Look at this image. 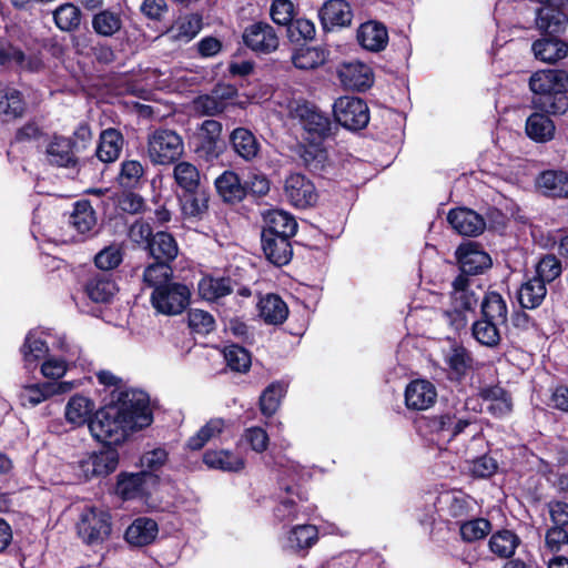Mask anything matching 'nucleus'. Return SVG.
I'll list each match as a JSON object with an SVG mask.
<instances>
[{
	"mask_svg": "<svg viewBox=\"0 0 568 568\" xmlns=\"http://www.w3.org/2000/svg\"><path fill=\"white\" fill-rule=\"evenodd\" d=\"M427 425L433 433L438 435L439 439L450 442L470 425V420L456 413L447 412L430 417Z\"/></svg>",
	"mask_w": 568,
	"mask_h": 568,
	"instance_id": "obj_17",
	"label": "nucleus"
},
{
	"mask_svg": "<svg viewBox=\"0 0 568 568\" xmlns=\"http://www.w3.org/2000/svg\"><path fill=\"white\" fill-rule=\"evenodd\" d=\"M284 195L297 209L313 206L317 201L313 182L300 173L291 174L285 179Z\"/></svg>",
	"mask_w": 568,
	"mask_h": 568,
	"instance_id": "obj_11",
	"label": "nucleus"
},
{
	"mask_svg": "<svg viewBox=\"0 0 568 568\" xmlns=\"http://www.w3.org/2000/svg\"><path fill=\"white\" fill-rule=\"evenodd\" d=\"M262 248L265 257L274 265H286L293 255L291 237L267 236L261 234Z\"/></svg>",
	"mask_w": 568,
	"mask_h": 568,
	"instance_id": "obj_25",
	"label": "nucleus"
},
{
	"mask_svg": "<svg viewBox=\"0 0 568 568\" xmlns=\"http://www.w3.org/2000/svg\"><path fill=\"white\" fill-rule=\"evenodd\" d=\"M172 273L173 272L170 264L156 261L144 270L143 281L145 284L156 290L159 286L166 285L168 283L172 282L170 280Z\"/></svg>",
	"mask_w": 568,
	"mask_h": 568,
	"instance_id": "obj_53",
	"label": "nucleus"
},
{
	"mask_svg": "<svg viewBox=\"0 0 568 568\" xmlns=\"http://www.w3.org/2000/svg\"><path fill=\"white\" fill-rule=\"evenodd\" d=\"M526 132L532 140L545 142L552 139L555 124L544 113L536 112L527 119Z\"/></svg>",
	"mask_w": 568,
	"mask_h": 568,
	"instance_id": "obj_45",
	"label": "nucleus"
},
{
	"mask_svg": "<svg viewBox=\"0 0 568 568\" xmlns=\"http://www.w3.org/2000/svg\"><path fill=\"white\" fill-rule=\"evenodd\" d=\"M222 124L216 120H205L201 124L195 153L206 162H212L223 153L221 141Z\"/></svg>",
	"mask_w": 568,
	"mask_h": 568,
	"instance_id": "obj_10",
	"label": "nucleus"
},
{
	"mask_svg": "<svg viewBox=\"0 0 568 568\" xmlns=\"http://www.w3.org/2000/svg\"><path fill=\"white\" fill-rule=\"evenodd\" d=\"M318 538L317 528L314 525H297L291 529L286 539V547L293 551L311 548Z\"/></svg>",
	"mask_w": 568,
	"mask_h": 568,
	"instance_id": "obj_41",
	"label": "nucleus"
},
{
	"mask_svg": "<svg viewBox=\"0 0 568 568\" xmlns=\"http://www.w3.org/2000/svg\"><path fill=\"white\" fill-rule=\"evenodd\" d=\"M538 3L535 28L545 36L562 33L568 26V0H529Z\"/></svg>",
	"mask_w": 568,
	"mask_h": 568,
	"instance_id": "obj_4",
	"label": "nucleus"
},
{
	"mask_svg": "<svg viewBox=\"0 0 568 568\" xmlns=\"http://www.w3.org/2000/svg\"><path fill=\"white\" fill-rule=\"evenodd\" d=\"M144 174V169L139 161L129 160L121 164V172L119 174V182L122 186L133 187Z\"/></svg>",
	"mask_w": 568,
	"mask_h": 568,
	"instance_id": "obj_60",
	"label": "nucleus"
},
{
	"mask_svg": "<svg viewBox=\"0 0 568 568\" xmlns=\"http://www.w3.org/2000/svg\"><path fill=\"white\" fill-rule=\"evenodd\" d=\"M529 87L535 93L532 104L541 112L564 114L568 110V72L541 70L534 73Z\"/></svg>",
	"mask_w": 568,
	"mask_h": 568,
	"instance_id": "obj_2",
	"label": "nucleus"
},
{
	"mask_svg": "<svg viewBox=\"0 0 568 568\" xmlns=\"http://www.w3.org/2000/svg\"><path fill=\"white\" fill-rule=\"evenodd\" d=\"M183 153V139L173 130H155L148 139V156L155 165L172 164Z\"/></svg>",
	"mask_w": 568,
	"mask_h": 568,
	"instance_id": "obj_3",
	"label": "nucleus"
},
{
	"mask_svg": "<svg viewBox=\"0 0 568 568\" xmlns=\"http://www.w3.org/2000/svg\"><path fill=\"white\" fill-rule=\"evenodd\" d=\"M115 291L116 286L108 274H98L91 277L85 285L88 296L95 303H108Z\"/></svg>",
	"mask_w": 568,
	"mask_h": 568,
	"instance_id": "obj_40",
	"label": "nucleus"
},
{
	"mask_svg": "<svg viewBox=\"0 0 568 568\" xmlns=\"http://www.w3.org/2000/svg\"><path fill=\"white\" fill-rule=\"evenodd\" d=\"M447 221L452 227L463 236H478L486 227L481 215L466 207H457L449 211Z\"/></svg>",
	"mask_w": 568,
	"mask_h": 568,
	"instance_id": "obj_15",
	"label": "nucleus"
},
{
	"mask_svg": "<svg viewBox=\"0 0 568 568\" xmlns=\"http://www.w3.org/2000/svg\"><path fill=\"white\" fill-rule=\"evenodd\" d=\"M320 19L325 30L351 26L353 10L346 0H327L320 10Z\"/></svg>",
	"mask_w": 568,
	"mask_h": 568,
	"instance_id": "obj_16",
	"label": "nucleus"
},
{
	"mask_svg": "<svg viewBox=\"0 0 568 568\" xmlns=\"http://www.w3.org/2000/svg\"><path fill=\"white\" fill-rule=\"evenodd\" d=\"M335 120L344 128L357 131L369 122L367 104L359 98L342 97L333 105Z\"/></svg>",
	"mask_w": 568,
	"mask_h": 568,
	"instance_id": "obj_7",
	"label": "nucleus"
},
{
	"mask_svg": "<svg viewBox=\"0 0 568 568\" xmlns=\"http://www.w3.org/2000/svg\"><path fill=\"white\" fill-rule=\"evenodd\" d=\"M337 75L345 88L353 90H365L369 88L373 82L371 68L357 60L339 63L337 67Z\"/></svg>",
	"mask_w": 568,
	"mask_h": 568,
	"instance_id": "obj_14",
	"label": "nucleus"
},
{
	"mask_svg": "<svg viewBox=\"0 0 568 568\" xmlns=\"http://www.w3.org/2000/svg\"><path fill=\"white\" fill-rule=\"evenodd\" d=\"M491 525L485 518H476L464 523L460 526V535L465 541L471 542L486 537L490 531Z\"/></svg>",
	"mask_w": 568,
	"mask_h": 568,
	"instance_id": "obj_58",
	"label": "nucleus"
},
{
	"mask_svg": "<svg viewBox=\"0 0 568 568\" xmlns=\"http://www.w3.org/2000/svg\"><path fill=\"white\" fill-rule=\"evenodd\" d=\"M158 531V524L153 519L140 517L128 527L125 540L133 546H145L155 539Z\"/></svg>",
	"mask_w": 568,
	"mask_h": 568,
	"instance_id": "obj_27",
	"label": "nucleus"
},
{
	"mask_svg": "<svg viewBox=\"0 0 568 568\" xmlns=\"http://www.w3.org/2000/svg\"><path fill=\"white\" fill-rule=\"evenodd\" d=\"M538 187L550 197H568V173L564 171H545L537 179Z\"/></svg>",
	"mask_w": 568,
	"mask_h": 568,
	"instance_id": "obj_28",
	"label": "nucleus"
},
{
	"mask_svg": "<svg viewBox=\"0 0 568 568\" xmlns=\"http://www.w3.org/2000/svg\"><path fill=\"white\" fill-rule=\"evenodd\" d=\"M45 155L49 163L57 166L73 168L77 164L73 143L68 138L55 136L48 144Z\"/></svg>",
	"mask_w": 568,
	"mask_h": 568,
	"instance_id": "obj_26",
	"label": "nucleus"
},
{
	"mask_svg": "<svg viewBox=\"0 0 568 568\" xmlns=\"http://www.w3.org/2000/svg\"><path fill=\"white\" fill-rule=\"evenodd\" d=\"M51 397L47 389V383L24 386L19 393V400L22 406H36Z\"/></svg>",
	"mask_w": 568,
	"mask_h": 568,
	"instance_id": "obj_61",
	"label": "nucleus"
},
{
	"mask_svg": "<svg viewBox=\"0 0 568 568\" xmlns=\"http://www.w3.org/2000/svg\"><path fill=\"white\" fill-rule=\"evenodd\" d=\"M229 141L233 151L244 161L251 162L260 154L261 144L254 133L246 128L234 129Z\"/></svg>",
	"mask_w": 568,
	"mask_h": 568,
	"instance_id": "obj_23",
	"label": "nucleus"
},
{
	"mask_svg": "<svg viewBox=\"0 0 568 568\" xmlns=\"http://www.w3.org/2000/svg\"><path fill=\"white\" fill-rule=\"evenodd\" d=\"M21 351L23 354L26 366L30 367L38 359L44 357V355L48 352V346L40 338H36L31 334H29L26 337V341H24V344H23Z\"/></svg>",
	"mask_w": 568,
	"mask_h": 568,
	"instance_id": "obj_59",
	"label": "nucleus"
},
{
	"mask_svg": "<svg viewBox=\"0 0 568 568\" xmlns=\"http://www.w3.org/2000/svg\"><path fill=\"white\" fill-rule=\"evenodd\" d=\"M501 327L503 325L479 318L473 323L471 334L479 344L496 347L501 339Z\"/></svg>",
	"mask_w": 568,
	"mask_h": 568,
	"instance_id": "obj_42",
	"label": "nucleus"
},
{
	"mask_svg": "<svg viewBox=\"0 0 568 568\" xmlns=\"http://www.w3.org/2000/svg\"><path fill=\"white\" fill-rule=\"evenodd\" d=\"M53 20L61 31L71 32L81 23V11L73 3H63L53 11Z\"/></svg>",
	"mask_w": 568,
	"mask_h": 568,
	"instance_id": "obj_49",
	"label": "nucleus"
},
{
	"mask_svg": "<svg viewBox=\"0 0 568 568\" xmlns=\"http://www.w3.org/2000/svg\"><path fill=\"white\" fill-rule=\"evenodd\" d=\"M173 179L183 193L196 192L202 185L200 171L187 161H181L174 165Z\"/></svg>",
	"mask_w": 568,
	"mask_h": 568,
	"instance_id": "obj_36",
	"label": "nucleus"
},
{
	"mask_svg": "<svg viewBox=\"0 0 568 568\" xmlns=\"http://www.w3.org/2000/svg\"><path fill=\"white\" fill-rule=\"evenodd\" d=\"M445 362L452 374H454L456 378H459L465 375L467 369L470 367L471 358L466 348L463 346H454L446 354Z\"/></svg>",
	"mask_w": 568,
	"mask_h": 568,
	"instance_id": "obj_55",
	"label": "nucleus"
},
{
	"mask_svg": "<svg viewBox=\"0 0 568 568\" xmlns=\"http://www.w3.org/2000/svg\"><path fill=\"white\" fill-rule=\"evenodd\" d=\"M155 480L156 477L153 474L142 470L123 477L118 484V489L124 498H134L138 494L145 491L148 481L155 483Z\"/></svg>",
	"mask_w": 568,
	"mask_h": 568,
	"instance_id": "obj_47",
	"label": "nucleus"
},
{
	"mask_svg": "<svg viewBox=\"0 0 568 568\" xmlns=\"http://www.w3.org/2000/svg\"><path fill=\"white\" fill-rule=\"evenodd\" d=\"M479 396L485 402L489 403L487 410L495 417H505L513 410V398L510 394L499 385L481 387Z\"/></svg>",
	"mask_w": 568,
	"mask_h": 568,
	"instance_id": "obj_24",
	"label": "nucleus"
},
{
	"mask_svg": "<svg viewBox=\"0 0 568 568\" xmlns=\"http://www.w3.org/2000/svg\"><path fill=\"white\" fill-rule=\"evenodd\" d=\"M151 423L148 394L132 389L121 393L116 403L99 409L89 420V429L95 439L111 447Z\"/></svg>",
	"mask_w": 568,
	"mask_h": 568,
	"instance_id": "obj_1",
	"label": "nucleus"
},
{
	"mask_svg": "<svg viewBox=\"0 0 568 568\" xmlns=\"http://www.w3.org/2000/svg\"><path fill=\"white\" fill-rule=\"evenodd\" d=\"M292 114L295 119L300 120L305 131H307L313 139H323L331 133V119L314 105L297 103L295 108L292 109Z\"/></svg>",
	"mask_w": 568,
	"mask_h": 568,
	"instance_id": "obj_12",
	"label": "nucleus"
},
{
	"mask_svg": "<svg viewBox=\"0 0 568 568\" xmlns=\"http://www.w3.org/2000/svg\"><path fill=\"white\" fill-rule=\"evenodd\" d=\"M79 537L88 545L104 541L111 532V517L105 510L88 507L83 509L77 525Z\"/></svg>",
	"mask_w": 568,
	"mask_h": 568,
	"instance_id": "obj_6",
	"label": "nucleus"
},
{
	"mask_svg": "<svg viewBox=\"0 0 568 568\" xmlns=\"http://www.w3.org/2000/svg\"><path fill=\"white\" fill-rule=\"evenodd\" d=\"M23 111L24 103L18 90L10 88L0 90V116L3 121L17 119Z\"/></svg>",
	"mask_w": 568,
	"mask_h": 568,
	"instance_id": "obj_46",
	"label": "nucleus"
},
{
	"mask_svg": "<svg viewBox=\"0 0 568 568\" xmlns=\"http://www.w3.org/2000/svg\"><path fill=\"white\" fill-rule=\"evenodd\" d=\"M119 464V453L115 448L106 446L99 453H91L79 460V469L85 479L104 477L113 473Z\"/></svg>",
	"mask_w": 568,
	"mask_h": 568,
	"instance_id": "obj_8",
	"label": "nucleus"
},
{
	"mask_svg": "<svg viewBox=\"0 0 568 568\" xmlns=\"http://www.w3.org/2000/svg\"><path fill=\"white\" fill-rule=\"evenodd\" d=\"M436 398V388L428 381H413L407 385L405 390V403L409 409H427L435 404Z\"/></svg>",
	"mask_w": 568,
	"mask_h": 568,
	"instance_id": "obj_19",
	"label": "nucleus"
},
{
	"mask_svg": "<svg viewBox=\"0 0 568 568\" xmlns=\"http://www.w3.org/2000/svg\"><path fill=\"white\" fill-rule=\"evenodd\" d=\"M244 44L252 51L267 54L278 48V37L274 28L263 21L248 24L242 34Z\"/></svg>",
	"mask_w": 568,
	"mask_h": 568,
	"instance_id": "obj_9",
	"label": "nucleus"
},
{
	"mask_svg": "<svg viewBox=\"0 0 568 568\" xmlns=\"http://www.w3.org/2000/svg\"><path fill=\"white\" fill-rule=\"evenodd\" d=\"M0 67L28 72L42 69V60L36 54L27 55L20 48L8 41H0Z\"/></svg>",
	"mask_w": 568,
	"mask_h": 568,
	"instance_id": "obj_13",
	"label": "nucleus"
},
{
	"mask_svg": "<svg viewBox=\"0 0 568 568\" xmlns=\"http://www.w3.org/2000/svg\"><path fill=\"white\" fill-rule=\"evenodd\" d=\"M236 286L230 277H205L199 283V293L207 301H215L233 293Z\"/></svg>",
	"mask_w": 568,
	"mask_h": 568,
	"instance_id": "obj_34",
	"label": "nucleus"
},
{
	"mask_svg": "<svg viewBox=\"0 0 568 568\" xmlns=\"http://www.w3.org/2000/svg\"><path fill=\"white\" fill-rule=\"evenodd\" d=\"M519 537L511 530L503 529L491 535L489 549L500 558H509L519 546Z\"/></svg>",
	"mask_w": 568,
	"mask_h": 568,
	"instance_id": "obj_43",
	"label": "nucleus"
},
{
	"mask_svg": "<svg viewBox=\"0 0 568 568\" xmlns=\"http://www.w3.org/2000/svg\"><path fill=\"white\" fill-rule=\"evenodd\" d=\"M459 268L463 276L483 273L491 265L490 256L476 245L468 244L457 250Z\"/></svg>",
	"mask_w": 568,
	"mask_h": 568,
	"instance_id": "obj_18",
	"label": "nucleus"
},
{
	"mask_svg": "<svg viewBox=\"0 0 568 568\" xmlns=\"http://www.w3.org/2000/svg\"><path fill=\"white\" fill-rule=\"evenodd\" d=\"M151 256L155 261L170 264L179 253V247L174 237L166 232L155 233L148 245Z\"/></svg>",
	"mask_w": 568,
	"mask_h": 568,
	"instance_id": "obj_30",
	"label": "nucleus"
},
{
	"mask_svg": "<svg viewBox=\"0 0 568 568\" xmlns=\"http://www.w3.org/2000/svg\"><path fill=\"white\" fill-rule=\"evenodd\" d=\"M562 273L560 260L554 254L544 255L536 265V278L545 284L551 283Z\"/></svg>",
	"mask_w": 568,
	"mask_h": 568,
	"instance_id": "obj_54",
	"label": "nucleus"
},
{
	"mask_svg": "<svg viewBox=\"0 0 568 568\" xmlns=\"http://www.w3.org/2000/svg\"><path fill=\"white\" fill-rule=\"evenodd\" d=\"M357 40L364 49L372 52H378L386 48L388 43V32L383 23L377 21H367L359 26L357 30Z\"/></svg>",
	"mask_w": 568,
	"mask_h": 568,
	"instance_id": "obj_22",
	"label": "nucleus"
},
{
	"mask_svg": "<svg viewBox=\"0 0 568 568\" xmlns=\"http://www.w3.org/2000/svg\"><path fill=\"white\" fill-rule=\"evenodd\" d=\"M202 17L196 13L180 17L171 27L170 33L175 41L189 42L201 31Z\"/></svg>",
	"mask_w": 568,
	"mask_h": 568,
	"instance_id": "obj_39",
	"label": "nucleus"
},
{
	"mask_svg": "<svg viewBox=\"0 0 568 568\" xmlns=\"http://www.w3.org/2000/svg\"><path fill=\"white\" fill-rule=\"evenodd\" d=\"M203 463L212 469L223 471H240L244 468V459L227 450H207L203 455Z\"/></svg>",
	"mask_w": 568,
	"mask_h": 568,
	"instance_id": "obj_38",
	"label": "nucleus"
},
{
	"mask_svg": "<svg viewBox=\"0 0 568 568\" xmlns=\"http://www.w3.org/2000/svg\"><path fill=\"white\" fill-rule=\"evenodd\" d=\"M531 50L541 62L556 63L567 57L568 43L556 36H545L532 43Z\"/></svg>",
	"mask_w": 568,
	"mask_h": 568,
	"instance_id": "obj_21",
	"label": "nucleus"
},
{
	"mask_svg": "<svg viewBox=\"0 0 568 568\" xmlns=\"http://www.w3.org/2000/svg\"><path fill=\"white\" fill-rule=\"evenodd\" d=\"M123 136L116 129L110 128L101 132L97 148V156L104 163L114 162L123 148Z\"/></svg>",
	"mask_w": 568,
	"mask_h": 568,
	"instance_id": "obj_29",
	"label": "nucleus"
},
{
	"mask_svg": "<svg viewBox=\"0 0 568 568\" xmlns=\"http://www.w3.org/2000/svg\"><path fill=\"white\" fill-rule=\"evenodd\" d=\"M285 392V386L280 382L270 384L263 390L260 396V409L264 416L270 417L277 412Z\"/></svg>",
	"mask_w": 568,
	"mask_h": 568,
	"instance_id": "obj_51",
	"label": "nucleus"
},
{
	"mask_svg": "<svg viewBox=\"0 0 568 568\" xmlns=\"http://www.w3.org/2000/svg\"><path fill=\"white\" fill-rule=\"evenodd\" d=\"M263 235L292 237L297 231L294 216L282 210H272L264 215Z\"/></svg>",
	"mask_w": 568,
	"mask_h": 568,
	"instance_id": "obj_20",
	"label": "nucleus"
},
{
	"mask_svg": "<svg viewBox=\"0 0 568 568\" xmlns=\"http://www.w3.org/2000/svg\"><path fill=\"white\" fill-rule=\"evenodd\" d=\"M69 223L81 234L90 232L97 223L95 213L88 201H79L70 215Z\"/></svg>",
	"mask_w": 568,
	"mask_h": 568,
	"instance_id": "obj_48",
	"label": "nucleus"
},
{
	"mask_svg": "<svg viewBox=\"0 0 568 568\" xmlns=\"http://www.w3.org/2000/svg\"><path fill=\"white\" fill-rule=\"evenodd\" d=\"M293 64L301 70H311L324 62L323 53L315 48H302L292 57Z\"/></svg>",
	"mask_w": 568,
	"mask_h": 568,
	"instance_id": "obj_57",
	"label": "nucleus"
},
{
	"mask_svg": "<svg viewBox=\"0 0 568 568\" xmlns=\"http://www.w3.org/2000/svg\"><path fill=\"white\" fill-rule=\"evenodd\" d=\"M189 326L192 331L199 334H209L214 329V318L213 316L205 311L202 310H190L187 314Z\"/></svg>",
	"mask_w": 568,
	"mask_h": 568,
	"instance_id": "obj_62",
	"label": "nucleus"
},
{
	"mask_svg": "<svg viewBox=\"0 0 568 568\" xmlns=\"http://www.w3.org/2000/svg\"><path fill=\"white\" fill-rule=\"evenodd\" d=\"M260 316L267 324H282L288 315L287 305L275 294H267L258 303Z\"/></svg>",
	"mask_w": 568,
	"mask_h": 568,
	"instance_id": "obj_33",
	"label": "nucleus"
},
{
	"mask_svg": "<svg viewBox=\"0 0 568 568\" xmlns=\"http://www.w3.org/2000/svg\"><path fill=\"white\" fill-rule=\"evenodd\" d=\"M546 295V284L540 278L532 277L521 284L518 291V301L521 307L534 310L541 305Z\"/></svg>",
	"mask_w": 568,
	"mask_h": 568,
	"instance_id": "obj_37",
	"label": "nucleus"
},
{
	"mask_svg": "<svg viewBox=\"0 0 568 568\" xmlns=\"http://www.w3.org/2000/svg\"><path fill=\"white\" fill-rule=\"evenodd\" d=\"M224 358L227 366L235 372H246L251 366L250 353L239 345H230L224 348Z\"/></svg>",
	"mask_w": 568,
	"mask_h": 568,
	"instance_id": "obj_56",
	"label": "nucleus"
},
{
	"mask_svg": "<svg viewBox=\"0 0 568 568\" xmlns=\"http://www.w3.org/2000/svg\"><path fill=\"white\" fill-rule=\"evenodd\" d=\"M123 27V19L120 11L110 9L101 10L92 18L94 32L104 38H111L119 33Z\"/></svg>",
	"mask_w": 568,
	"mask_h": 568,
	"instance_id": "obj_35",
	"label": "nucleus"
},
{
	"mask_svg": "<svg viewBox=\"0 0 568 568\" xmlns=\"http://www.w3.org/2000/svg\"><path fill=\"white\" fill-rule=\"evenodd\" d=\"M224 426L225 423L222 418L210 419L187 440V447L192 450H200L209 440L217 437L223 432Z\"/></svg>",
	"mask_w": 568,
	"mask_h": 568,
	"instance_id": "obj_52",
	"label": "nucleus"
},
{
	"mask_svg": "<svg viewBox=\"0 0 568 568\" xmlns=\"http://www.w3.org/2000/svg\"><path fill=\"white\" fill-rule=\"evenodd\" d=\"M270 14L275 23L288 28L294 21V4L290 0H274Z\"/></svg>",
	"mask_w": 568,
	"mask_h": 568,
	"instance_id": "obj_64",
	"label": "nucleus"
},
{
	"mask_svg": "<svg viewBox=\"0 0 568 568\" xmlns=\"http://www.w3.org/2000/svg\"><path fill=\"white\" fill-rule=\"evenodd\" d=\"M225 102L216 94L200 95L194 100V109L202 115H215L224 111Z\"/></svg>",
	"mask_w": 568,
	"mask_h": 568,
	"instance_id": "obj_63",
	"label": "nucleus"
},
{
	"mask_svg": "<svg viewBox=\"0 0 568 568\" xmlns=\"http://www.w3.org/2000/svg\"><path fill=\"white\" fill-rule=\"evenodd\" d=\"M215 187L225 202H240L246 195V187L241 183L239 175L232 171H225L216 178Z\"/></svg>",
	"mask_w": 568,
	"mask_h": 568,
	"instance_id": "obj_32",
	"label": "nucleus"
},
{
	"mask_svg": "<svg viewBox=\"0 0 568 568\" xmlns=\"http://www.w3.org/2000/svg\"><path fill=\"white\" fill-rule=\"evenodd\" d=\"M469 281L466 276L459 275L453 282L452 307L470 312L476 306L478 298L474 292L468 290Z\"/></svg>",
	"mask_w": 568,
	"mask_h": 568,
	"instance_id": "obj_44",
	"label": "nucleus"
},
{
	"mask_svg": "<svg viewBox=\"0 0 568 568\" xmlns=\"http://www.w3.org/2000/svg\"><path fill=\"white\" fill-rule=\"evenodd\" d=\"M94 409V404L89 398L84 396H73L69 400L65 407V418L68 422L82 425L87 423Z\"/></svg>",
	"mask_w": 568,
	"mask_h": 568,
	"instance_id": "obj_50",
	"label": "nucleus"
},
{
	"mask_svg": "<svg viewBox=\"0 0 568 568\" xmlns=\"http://www.w3.org/2000/svg\"><path fill=\"white\" fill-rule=\"evenodd\" d=\"M480 318L505 326L508 318L506 301L497 292L486 293L480 303Z\"/></svg>",
	"mask_w": 568,
	"mask_h": 568,
	"instance_id": "obj_31",
	"label": "nucleus"
},
{
	"mask_svg": "<svg viewBox=\"0 0 568 568\" xmlns=\"http://www.w3.org/2000/svg\"><path fill=\"white\" fill-rule=\"evenodd\" d=\"M191 291L182 283L170 282L153 290L151 303L153 307L164 315L181 314L190 303Z\"/></svg>",
	"mask_w": 568,
	"mask_h": 568,
	"instance_id": "obj_5",
	"label": "nucleus"
}]
</instances>
